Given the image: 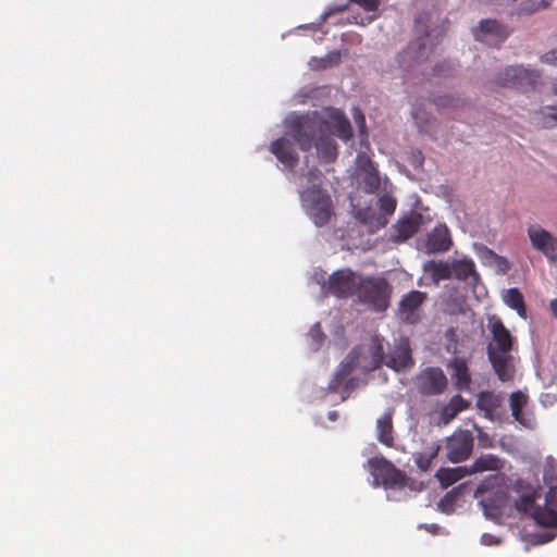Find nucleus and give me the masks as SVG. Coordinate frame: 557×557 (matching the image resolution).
<instances>
[{
	"mask_svg": "<svg viewBox=\"0 0 557 557\" xmlns=\"http://www.w3.org/2000/svg\"><path fill=\"white\" fill-rule=\"evenodd\" d=\"M284 125L285 135L271 144L270 151L287 169H293L297 162V150L292 139L302 151L314 147L319 159L330 163L337 157L333 136L346 141L352 135L349 121L341 110L334 108L301 115L292 113L285 119Z\"/></svg>",
	"mask_w": 557,
	"mask_h": 557,
	"instance_id": "1",
	"label": "nucleus"
},
{
	"mask_svg": "<svg viewBox=\"0 0 557 557\" xmlns=\"http://www.w3.org/2000/svg\"><path fill=\"white\" fill-rule=\"evenodd\" d=\"M384 363L383 338L374 336L368 345L355 348L344 361L341 362L338 371L329 383V391L338 393L341 400H345L350 391L359 385V376H350L352 372L367 373Z\"/></svg>",
	"mask_w": 557,
	"mask_h": 557,
	"instance_id": "2",
	"label": "nucleus"
},
{
	"mask_svg": "<svg viewBox=\"0 0 557 557\" xmlns=\"http://www.w3.org/2000/svg\"><path fill=\"white\" fill-rule=\"evenodd\" d=\"M513 490L518 494L515 506L518 511L530 516L539 525L549 530L533 535L535 544H545L557 536V487H550L545 496L544 504L536 503V491L521 479L513 483Z\"/></svg>",
	"mask_w": 557,
	"mask_h": 557,
	"instance_id": "3",
	"label": "nucleus"
},
{
	"mask_svg": "<svg viewBox=\"0 0 557 557\" xmlns=\"http://www.w3.org/2000/svg\"><path fill=\"white\" fill-rule=\"evenodd\" d=\"M500 468V459L493 455H483L468 467L469 475L484 471L494 472L476 487L474 497L479 499V505L485 518L495 522L500 521V518L505 513L507 503L506 496L499 488L503 476L496 473Z\"/></svg>",
	"mask_w": 557,
	"mask_h": 557,
	"instance_id": "4",
	"label": "nucleus"
},
{
	"mask_svg": "<svg viewBox=\"0 0 557 557\" xmlns=\"http://www.w3.org/2000/svg\"><path fill=\"white\" fill-rule=\"evenodd\" d=\"M437 21L438 17H434L431 13H421L416 17V29L422 36L410 42L399 53L398 63L404 71H409L429 59L430 53L444 33V28L436 24Z\"/></svg>",
	"mask_w": 557,
	"mask_h": 557,
	"instance_id": "5",
	"label": "nucleus"
},
{
	"mask_svg": "<svg viewBox=\"0 0 557 557\" xmlns=\"http://www.w3.org/2000/svg\"><path fill=\"white\" fill-rule=\"evenodd\" d=\"M321 177L317 169H310L301 174L298 183L300 203L307 216L315 226L329 223L333 215V205L330 195L320 188Z\"/></svg>",
	"mask_w": 557,
	"mask_h": 557,
	"instance_id": "6",
	"label": "nucleus"
},
{
	"mask_svg": "<svg viewBox=\"0 0 557 557\" xmlns=\"http://www.w3.org/2000/svg\"><path fill=\"white\" fill-rule=\"evenodd\" d=\"M488 329L493 337V342L487 348L488 359L499 380L503 382L509 381L515 373V360L510 355L513 338L497 318L488 320Z\"/></svg>",
	"mask_w": 557,
	"mask_h": 557,
	"instance_id": "7",
	"label": "nucleus"
},
{
	"mask_svg": "<svg viewBox=\"0 0 557 557\" xmlns=\"http://www.w3.org/2000/svg\"><path fill=\"white\" fill-rule=\"evenodd\" d=\"M360 277L361 275L350 269H341L333 272L329 276L327 282L325 281L324 273L314 272L312 281L320 285L323 296L332 294L338 298H346L356 295Z\"/></svg>",
	"mask_w": 557,
	"mask_h": 557,
	"instance_id": "8",
	"label": "nucleus"
},
{
	"mask_svg": "<svg viewBox=\"0 0 557 557\" xmlns=\"http://www.w3.org/2000/svg\"><path fill=\"white\" fill-rule=\"evenodd\" d=\"M497 84L522 91L537 90L542 84V75L539 71L523 65L507 66L498 73Z\"/></svg>",
	"mask_w": 557,
	"mask_h": 557,
	"instance_id": "9",
	"label": "nucleus"
},
{
	"mask_svg": "<svg viewBox=\"0 0 557 557\" xmlns=\"http://www.w3.org/2000/svg\"><path fill=\"white\" fill-rule=\"evenodd\" d=\"M369 471L374 485H382L387 491H398L405 487L406 478L389 461L384 458H372L368 461Z\"/></svg>",
	"mask_w": 557,
	"mask_h": 557,
	"instance_id": "10",
	"label": "nucleus"
},
{
	"mask_svg": "<svg viewBox=\"0 0 557 557\" xmlns=\"http://www.w3.org/2000/svg\"><path fill=\"white\" fill-rule=\"evenodd\" d=\"M355 297L361 304L384 310L388 305L387 284L383 278L361 276Z\"/></svg>",
	"mask_w": 557,
	"mask_h": 557,
	"instance_id": "11",
	"label": "nucleus"
},
{
	"mask_svg": "<svg viewBox=\"0 0 557 557\" xmlns=\"http://www.w3.org/2000/svg\"><path fill=\"white\" fill-rule=\"evenodd\" d=\"M527 233L532 247L541 251L552 264L557 267V238L536 224L530 225Z\"/></svg>",
	"mask_w": 557,
	"mask_h": 557,
	"instance_id": "12",
	"label": "nucleus"
},
{
	"mask_svg": "<svg viewBox=\"0 0 557 557\" xmlns=\"http://www.w3.org/2000/svg\"><path fill=\"white\" fill-rule=\"evenodd\" d=\"M472 33L475 40L491 47H497L507 39L509 29L495 20H484L472 29Z\"/></svg>",
	"mask_w": 557,
	"mask_h": 557,
	"instance_id": "13",
	"label": "nucleus"
},
{
	"mask_svg": "<svg viewBox=\"0 0 557 557\" xmlns=\"http://www.w3.org/2000/svg\"><path fill=\"white\" fill-rule=\"evenodd\" d=\"M473 447V436L469 431H457L447 438V458L453 462H459L469 457Z\"/></svg>",
	"mask_w": 557,
	"mask_h": 557,
	"instance_id": "14",
	"label": "nucleus"
},
{
	"mask_svg": "<svg viewBox=\"0 0 557 557\" xmlns=\"http://www.w3.org/2000/svg\"><path fill=\"white\" fill-rule=\"evenodd\" d=\"M384 364L395 371H403L413 364L411 358V349L407 338H398L394 341L392 350L384 355Z\"/></svg>",
	"mask_w": 557,
	"mask_h": 557,
	"instance_id": "15",
	"label": "nucleus"
},
{
	"mask_svg": "<svg viewBox=\"0 0 557 557\" xmlns=\"http://www.w3.org/2000/svg\"><path fill=\"white\" fill-rule=\"evenodd\" d=\"M417 385L424 395H437L446 388L447 379L440 368H428L418 375Z\"/></svg>",
	"mask_w": 557,
	"mask_h": 557,
	"instance_id": "16",
	"label": "nucleus"
},
{
	"mask_svg": "<svg viewBox=\"0 0 557 557\" xmlns=\"http://www.w3.org/2000/svg\"><path fill=\"white\" fill-rule=\"evenodd\" d=\"M426 295L419 290H411L403 296L398 305V317L407 323H416L421 313V306Z\"/></svg>",
	"mask_w": 557,
	"mask_h": 557,
	"instance_id": "17",
	"label": "nucleus"
},
{
	"mask_svg": "<svg viewBox=\"0 0 557 557\" xmlns=\"http://www.w3.org/2000/svg\"><path fill=\"white\" fill-rule=\"evenodd\" d=\"M422 224V215L417 212H411L409 215L404 216L398 220V222L393 225L391 232L392 240L396 243H403L410 238Z\"/></svg>",
	"mask_w": 557,
	"mask_h": 557,
	"instance_id": "18",
	"label": "nucleus"
},
{
	"mask_svg": "<svg viewBox=\"0 0 557 557\" xmlns=\"http://www.w3.org/2000/svg\"><path fill=\"white\" fill-rule=\"evenodd\" d=\"M527 403L528 397L520 391L510 395L509 406L515 420L523 428L533 429L535 426V418L532 413L524 410Z\"/></svg>",
	"mask_w": 557,
	"mask_h": 557,
	"instance_id": "19",
	"label": "nucleus"
},
{
	"mask_svg": "<svg viewBox=\"0 0 557 557\" xmlns=\"http://www.w3.org/2000/svg\"><path fill=\"white\" fill-rule=\"evenodd\" d=\"M451 237L446 225L438 224L428 234L425 249L429 253L444 252L449 249Z\"/></svg>",
	"mask_w": 557,
	"mask_h": 557,
	"instance_id": "20",
	"label": "nucleus"
},
{
	"mask_svg": "<svg viewBox=\"0 0 557 557\" xmlns=\"http://www.w3.org/2000/svg\"><path fill=\"white\" fill-rule=\"evenodd\" d=\"M503 396L491 392H482L476 399L478 409L491 421L499 417V408L503 404Z\"/></svg>",
	"mask_w": 557,
	"mask_h": 557,
	"instance_id": "21",
	"label": "nucleus"
},
{
	"mask_svg": "<svg viewBox=\"0 0 557 557\" xmlns=\"http://www.w3.org/2000/svg\"><path fill=\"white\" fill-rule=\"evenodd\" d=\"M447 369L450 371V377L456 388L465 391L470 387L471 376L465 359L453 358L447 363Z\"/></svg>",
	"mask_w": 557,
	"mask_h": 557,
	"instance_id": "22",
	"label": "nucleus"
},
{
	"mask_svg": "<svg viewBox=\"0 0 557 557\" xmlns=\"http://www.w3.org/2000/svg\"><path fill=\"white\" fill-rule=\"evenodd\" d=\"M468 406L469 401L463 399L460 395L453 396L449 403L442 407L437 424L447 425L459 412L467 409Z\"/></svg>",
	"mask_w": 557,
	"mask_h": 557,
	"instance_id": "23",
	"label": "nucleus"
},
{
	"mask_svg": "<svg viewBox=\"0 0 557 557\" xmlns=\"http://www.w3.org/2000/svg\"><path fill=\"white\" fill-rule=\"evenodd\" d=\"M453 276L458 280L475 283L479 275L475 272L474 262L471 259H459L451 262Z\"/></svg>",
	"mask_w": 557,
	"mask_h": 557,
	"instance_id": "24",
	"label": "nucleus"
},
{
	"mask_svg": "<svg viewBox=\"0 0 557 557\" xmlns=\"http://www.w3.org/2000/svg\"><path fill=\"white\" fill-rule=\"evenodd\" d=\"M376 438L386 446H393L394 432L391 410L384 412V414L376 420Z\"/></svg>",
	"mask_w": 557,
	"mask_h": 557,
	"instance_id": "25",
	"label": "nucleus"
},
{
	"mask_svg": "<svg viewBox=\"0 0 557 557\" xmlns=\"http://www.w3.org/2000/svg\"><path fill=\"white\" fill-rule=\"evenodd\" d=\"M423 270L431 275L435 285L442 280L453 276L451 263L444 261H428L423 264Z\"/></svg>",
	"mask_w": 557,
	"mask_h": 557,
	"instance_id": "26",
	"label": "nucleus"
},
{
	"mask_svg": "<svg viewBox=\"0 0 557 557\" xmlns=\"http://www.w3.org/2000/svg\"><path fill=\"white\" fill-rule=\"evenodd\" d=\"M466 475H469L468 467L442 468L436 472V478L443 487L456 483Z\"/></svg>",
	"mask_w": 557,
	"mask_h": 557,
	"instance_id": "27",
	"label": "nucleus"
},
{
	"mask_svg": "<svg viewBox=\"0 0 557 557\" xmlns=\"http://www.w3.org/2000/svg\"><path fill=\"white\" fill-rule=\"evenodd\" d=\"M502 299L506 306L517 311L521 318H525L524 299L518 288H508L503 292Z\"/></svg>",
	"mask_w": 557,
	"mask_h": 557,
	"instance_id": "28",
	"label": "nucleus"
},
{
	"mask_svg": "<svg viewBox=\"0 0 557 557\" xmlns=\"http://www.w3.org/2000/svg\"><path fill=\"white\" fill-rule=\"evenodd\" d=\"M358 178L363 183L364 190L369 194L382 190L384 182L381 181L379 173L374 169H368L367 171L357 174Z\"/></svg>",
	"mask_w": 557,
	"mask_h": 557,
	"instance_id": "29",
	"label": "nucleus"
},
{
	"mask_svg": "<svg viewBox=\"0 0 557 557\" xmlns=\"http://www.w3.org/2000/svg\"><path fill=\"white\" fill-rule=\"evenodd\" d=\"M381 191L382 195L379 199L380 208L385 214H392L396 209V200L392 196V185L384 181V186Z\"/></svg>",
	"mask_w": 557,
	"mask_h": 557,
	"instance_id": "30",
	"label": "nucleus"
},
{
	"mask_svg": "<svg viewBox=\"0 0 557 557\" xmlns=\"http://www.w3.org/2000/svg\"><path fill=\"white\" fill-rule=\"evenodd\" d=\"M341 61V53L338 51H332L324 58H311L309 65L313 70H322L338 64Z\"/></svg>",
	"mask_w": 557,
	"mask_h": 557,
	"instance_id": "31",
	"label": "nucleus"
},
{
	"mask_svg": "<svg viewBox=\"0 0 557 557\" xmlns=\"http://www.w3.org/2000/svg\"><path fill=\"white\" fill-rule=\"evenodd\" d=\"M434 103L440 109H458L462 107L466 101L460 97L454 95H442L434 99Z\"/></svg>",
	"mask_w": 557,
	"mask_h": 557,
	"instance_id": "32",
	"label": "nucleus"
},
{
	"mask_svg": "<svg viewBox=\"0 0 557 557\" xmlns=\"http://www.w3.org/2000/svg\"><path fill=\"white\" fill-rule=\"evenodd\" d=\"M463 485H459L457 488L448 492L437 504L438 509L445 513H450L454 511V505L457 499L458 491L461 490Z\"/></svg>",
	"mask_w": 557,
	"mask_h": 557,
	"instance_id": "33",
	"label": "nucleus"
},
{
	"mask_svg": "<svg viewBox=\"0 0 557 557\" xmlns=\"http://www.w3.org/2000/svg\"><path fill=\"white\" fill-rule=\"evenodd\" d=\"M540 123L544 127L557 126V108L545 107L540 111Z\"/></svg>",
	"mask_w": 557,
	"mask_h": 557,
	"instance_id": "34",
	"label": "nucleus"
},
{
	"mask_svg": "<svg viewBox=\"0 0 557 557\" xmlns=\"http://www.w3.org/2000/svg\"><path fill=\"white\" fill-rule=\"evenodd\" d=\"M556 478V462L553 459H547L543 467V480L545 483L552 484Z\"/></svg>",
	"mask_w": 557,
	"mask_h": 557,
	"instance_id": "35",
	"label": "nucleus"
},
{
	"mask_svg": "<svg viewBox=\"0 0 557 557\" xmlns=\"http://www.w3.org/2000/svg\"><path fill=\"white\" fill-rule=\"evenodd\" d=\"M357 174L367 171L368 169H374L370 157L366 152H359L356 158Z\"/></svg>",
	"mask_w": 557,
	"mask_h": 557,
	"instance_id": "36",
	"label": "nucleus"
},
{
	"mask_svg": "<svg viewBox=\"0 0 557 557\" xmlns=\"http://www.w3.org/2000/svg\"><path fill=\"white\" fill-rule=\"evenodd\" d=\"M308 336L311 338L310 347L317 350L323 339V334L320 331V324L315 323L309 331Z\"/></svg>",
	"mask_w": 557,
	"mask_h": 557,
	"instance_id": "37",
	"label": "nucleus"
},
{
	"mask_svg": "<svg viewBox=\"0 0 557 557\" xmlns=\"http://www.w3.org/2000/svg\"><path fill=\"white\" fill-rule=\"evenodd\" d=\"M492 265L502 274H506L511 268L510 262L505 257L498 255L493 260Z\"/></svg>",
	"mask_w": 557,
	"mask_h": 557,
	"instance_id": "38",
	"label": "nucleus"
},
{
	"mask_svg": "<svg viewBox=\"0 0 557 557\" xmlns=\"http://www.w3.org/2000/svg\"><path fill=\"white\" fill-rule=\"evenodd\" d=\"M357 3L367 12H375L382 0H350Z\"/></svg>",
	"mask_w": 557,
	"mask_h": 557,
	"instance_id": "39",
	"label": "nucleus"
},
{
	"mask_svg": "<svg viewBox=\"0 0 557 557\" xmlns=\"http://www.w3.org/2000/svg\"><path fill=\"white\" fill-rule=\"evenodd\" d=\"M480 257L488 264L492 265L493 260L496 258V253L487 247H481L479 249Z\"/></svg>",
	"mask_w": 557,
	"mask_h": 557,
	"instance_id": "40",
	"label": "nucleus"
},
{
	"mask_svg": "<svg viewBox=\"0 0 557 557\" xmlns=\"http://www.w3.org/2000/svg\"><path fill=\"white\" fill-rule=\"evenodd\" d=\"M541 61L557 66V49H553L541 57Z\"/></svg>",
	"mask_w": 557,
	"mask_h": 557,
	"instance_id": "41",
	"label": "nucleus"
},
{
	"mask_svg": "<svg viewBox=\"0 0 557 557\" xmlns=\"http://www.w3.org/2000/svg\"><path fill=\"white\" fill-rule=\"evenodd\" d=\"M356 122H357L359 131H360V137H361L360 141H361V144H363L364 140L367 139V134H366L364 117L361 113H358V115H356Z\"/></svg>",
	"mask_w": 557,
	"mask_h": 557,
	"instance_id": "42",
	"label": "nucleus"
},
{
	"mask_svg": "<svg viewBox=\"0 0 557 557\" xmlns=\"http://www.w3.org/2000/svg\"><path fill=\"white\" fill-rule=\"evenodd\" d=\"M346 9V4L344 5H330L325 12L321 15V20L322 21H325L327 17H330L331 15L335 14V13H338V12H342Z\"/></svg>",
	"mask_w": 557,
	"mask_h": 557,
	"instance_id": "43",
	"label": "nucleus"
},
{
	"mask_svg": "<svg viewBox=\"0 0 557 557\" xmlns=\"http://www.w3.org/2000/svg\"><path fill=\"white\" fill-rule=\"evenodd\" d=\"M410 163L414 168H420L423 163L422 152L419 150H412L410 156Z\"/></svg>",
	"mask_w": 557,
	"mask_h": 557,
	"instance_id": "44",
	"label": "nucleus"
},
{
	"mask_svg": "<svg viewBox=\"0 0 557 557\" xmlns=\"http://www.w3.org/2000/svg\"><path fill=\"white\" fill-rule=\"evenodd\" d=\"M500 543V540L492 534L484 533L481 536V544L485 546L497 545Z\"/></svg>",
	"mask_w": 557,
	"mask_h": 557,
	"instance_id": "45",
	"label": "nucleus"
},
{
	"mask_svg": "<svg viewBox=\"0 0 557 557\" xmlns=\"http://www.w3.org/2000/svg\"><path fill=\"white\" fill-rule=\"evenodd\" d=\"M350 203H351V206H352V208L355 210L356 218L358 220H360L361 222L367 223L368 219H369V215H370V210H364V211L357 210L355 205H354V200L352 199H351Z\"/></svg>",
	"mask_w": 557,
	"mask_h": 557,
	"instance_id": "46",
	"label": "nucleus"
},
{
	"mask_svg": "<svg viewBox=\"0 0 557 557\" xmlns=\"http://www.w3.org/2000/svg\"><path fill=\"white\" fill-rule=\"evenodd\" d=\"M549 307L553 315L557 319V298L550 301Z\"/></svg>",
	"mask_w": 557,
	"mask_h": 557,
	"instance_id": "47",
	"label": "nucleus"
},
{
	"mask_svg": "<svg viewBox=\"0 0 557 557\" xmlns=\"http://www.w3.org/2000/svg\"><path fill=\"white\" fill-rule=\"evenodd\" d=\"M374 17H375L374 15L367 16L366 18H362V20L360 21V24L364 25V24L371 23V22L373 21V18H374ZM354 20H355V23H356V24H359V21H357V17H354Z\"/></svg>",
	"mask_w": 557,
	"mask_h": 557,
	"instance_id": "48",
	"label": "nucleus"
},
{
	"mask_svg": "<svg viewBox=\"0 0 557 557\" xmlns=\"http://www.w3.org/2000/svg\"><path fill=\"white\" fill-rule=\"evenodd\" d=\"M440 446L432 447L430 458H434L437 455Z\"/></svg>",
	"mask_w": 557,
	"mask_h": 557,
	"instance_id": "49",
	"label": "nucleus"
},
{
	"mask_svg": "<svg viewBox=\"0 0 557 557\" xmlns=\"http://www.w3.org/2000/svg\"><path fill=\"white\" fill-rule=\"evenodd\" d=\"M329 419L331 421H335L337 419V412L336 411H330L329 412Z\"/></svg>",
	"mask_w": 557,
	"mask_h": 557,
	"instance_id": "50",
	"label": "nucleus"
},
{
	"mask_svg": "<svg viewBox=\"0 0 557 557\" xmlns=\"http://www.w3.org/2000/svg\"><path fill=\"white\" fill-rule=\"evenodd\" d=\"M434 71L437 73V74H443L444 73V70L442 66H435L434 67Z\"/></svg>",
	"mask_w": 557,
	"mask_h": 557,
	"instance_id": "51",
	"label": "nucleus"
},
{
	"mask_svg": "<svg viewBox=\"0 0 557 557\" xmlns=\"http://www.w3.org/2000/svg\"><path fill=\"white\" fill-rule=\"evenodd\" d=\"M553 92L557 96V81L553 84Z\"/></svg>",
	"mask_w": 557,
	"mask_h": 557,
	"instance_id": "52",
	"label": "nucleus"
},
{
	"mask_svg": "<svg viewBox=\"0 0 557 557\" xmlns=\"http://www.w3.org/2000/svg\"><path fill=\"white\" fill-rule=\"evenodd\" d=\"M418 465H419V467H420V468H423V469L426 467V466H424V465L422 463V460H421V459H419V460H418Z\"/></svg>",
	"mask_w": 557,
	"mask_h": 557,
	"instance_id": "53",
	"label": "nucleus"
}]
</instances>
